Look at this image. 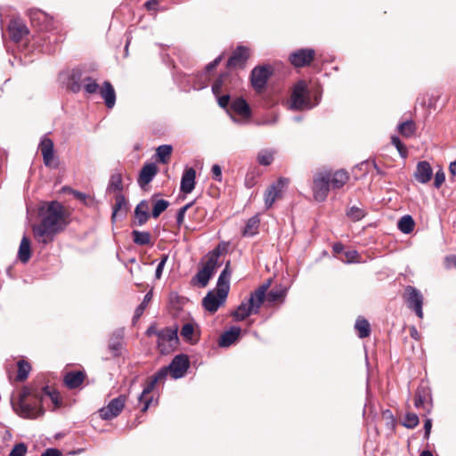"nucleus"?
<instances>
[{"instance_id": "obj_1", "label": "nucleus", "mask_w": 456, "mask_h": 456, "mask_svg": "<svg viewBox=\"0 0 456 456\" xmlns=\"http://www.w3.org/2000/svg\"><path fill=\"white\" fill-rule=\"evenodd\" d=\"M40 223L33 227V233L38 242L47 244L53 241L56 234L61 232L69 224V213L58 201L44 204L38 210Z\"/></svg>"}, {"instance_id": "obj_2", "label": "nucleus", "mask_w": 456, "mask_h": 456, "mask_svg": "<svg viewBox=\"0 0 456 456\" xmlns=\"http://www.w3.org/2000/svg\"><path fill=\"white\" fill-rule=\"evenodd\" d=\"M189 368V359L185 354L176 355L167 367L161 368L156 374L147 379L142 392L138 397L141 411L146 412L153 403L152 391L159 382L164 381L170 372L174 379L182 378Z\"/></svg>"}, {"instance_id": "obj_3", "label": "nucleus", "mask_w": 456, "mask_h": 456, "mask_svg": "<svg viewBox=\"0 0 456 456\" xmlns=\"http://www.w3.org/2000/svg\"><path fill=\"white\" fill-rule=\"evenodd\" d=\"M45 397H47L51 400L54 409L62 406L61 396L55 389L45 387L43 390V394L39 397L34 396L32 401V391L30 390V419L37 418L45 413V409L42 406Z\"/></svg>"}, {"instance_id": "obj_4", "label": "nucleus", "mask_w": 456, "mask_h": 456, "mask_svg": "<svg viewBox=\"0 0 456 456\" xmlns=\"http://www.w3.org/2000/svg\"><path fill=\"white\" fill-rule=\"evenodd\" d=\"M290 109L304 110L312 108L307 84L304 80L298 81L293 88L290 101Z\"/></svg>"}, {"instance_id": "obj_5", "label": "nucleus", "mask_w": 456, "mask_h": 456, "mask_svg": "<svg viewBox=\"0 0 456 456\" xmlns=\"http://www.w3.org/2000/svg\"><path fill=\"white\" fill-rule=\"evenodd\" d=\"M219 255L220 252L217 248L213 251L202 268L200 269L197 274L192 278V283H198L202 288L208 285L216 268Z\"/></svg>"}, {"instance_id": "obj_6", "label": "nucleus", "mask_w": 456, "mask_h": 456, "mask_svg": "<svg viewBox=\"0 0 456 456\" xmlns=\"http://www.w3.org/2000/svg\"><path fill=\"white\" fill-rule=\"evenodd\" d=\"M5 370L11 382H22L28 378V363L24 359H8L5 362Z\"/></svg>"}, {"instance_id": "obj_7", "label": "nucleus", "mask_w": 456, "mask_h": 456, "mask_svg": "<svg viewBox=\"0 0 456 456\" xmlns=\"http://www.w3.org/2000/svg\"><path fill=\"white\" fill-rule=\"evenodd\" d=\"M402 297L407 307L413 311L419 319H422V306L424 303L422 293L415 287L408 285L405 287Z\"/></svg>"}, {"instance_id": "obj_8", "label": "nucleus", "mask_w": 456, "mask_h": 456, "mask_svg": "<svg viewBox=\"0 0 456 456\" xmlns=\"http://www.w3.org/2000/svg\"><path fill=\"white\" fill-rule=\"evenodd\" d=\"M38 151L43 157L45 166L51 169L59 167V158L54 151V144L52 139L43 136L38 145Z\"/></svg>"}, {"instance_id": "obj_9", "label": "nucleus", "mask_w": 456, "mask_h": 456, "mask_svg": "<svg viewBox=\"0 0 456 456\" xmlns=\"http://www.w3.org/2000/svg\"><path fill=\"white\" fill-rule=\"evenodd\" d=\"M38 151L43 157L45 166L51 169L59 167V158L54 151V144L52 139L43 136L38 145Z\"/></svg>"}, {"instance_id": "obj_10", "label": "nucleus", "mask_w": 456, "mask_h": 456, "mask_svg": "<svg viewBox=\"0 0 456 456\" xmlns=\"http://www.w3.org/2000/svg\"><path fill=\"white\" fill-rule=\"evenodd\" d=\"M330 172L318 173L313 181L314 197L318 201H323L328 197L330 184Z\"/></svg>"}, {"instance_id": "obj_11", "label": "nucleus", "mask_w": 456, "mask_h": 456, "mask_svg": "<svg viewBox=\"0 0 456 456\" xmlns=\"http://www.w3.org/2000/svg\"><path fill=\"white\" fill-rule=\"evenodd\" d=\"M127 396L126 395H120L118 397L112 399L106 406L99 410V415L101 419L104 420H110L118 417L123 411Z\"/></svg>"}, {"instance_id": "obj_12", "label": "nucleus", "mask_w": 456, "mask_h": 456, "mask_svg": "<svg viewBox=\"0 0 456 456\" xmlns=\"http://www.w3.org/2000/svg\"><path fill=\"white\" fill-rule=\"evenodd\" d=\"M273 73V69L269 65L255 67L250 75L252 86L256 92H261L266 86V83Z\"/></svg>"}, {"instance_id": "obj_13", "label": "nucleus", "mask_w": 456, "mask_h": 456, "mask_svg": "<svg viewBox=\"0 0 456 456\" xmlns=\"http://www.w3.org/2000/svg\"><path fill=\"white\" fill-rule=\"evenodd\" d=\"M11 404L20 417L28 419V388L24 387L21 391L12 395Z\"/></svg>"}, {"instance_id": "obj_14", "label": "nucleus", "mask_w": 456, "mask_h": 456, "mask_svg": "<svg viewBox=\"0 0 456 456\" xmlns=\"http://www.w3.org/2000/svg\"><path fill=\"white\" fill-rule=\"evenodd\" d=\"M178 328H164L162 330H159V332L158 333V347L159 349L164 353L168 347H172L178 343Z\"/></svg>"}, {"instance_id": "obj_15", "label": "nucleus", "mask_w": 456, "mask_h": 456, "mask_svg": "<svg viewBox=\"0 0 456 456\" xmlns=\"http://www.w3.org/2000/svg\"><path fill=\"white\" fill-rule=\"evenodd\" d=\"M288 183L289 179L281 177L267 188L265 194V203L267 208H271L274 201L281 197L282 191Z\"/></svg>"}, {"instance_id": "obj_16", "label": "nucleus", "mask_w": 456, "mask_h": 456, "mask_svg": "<svg viewBox=\"0 0 456 456\" xmlns=\"http://www.w3.org/2000/svg\"><path fill=\"white\" fill-rule=\"evenodd\" d=\"M315 52L313 49H299L289 55L291 64L296 68H301L311 64L314 59Z\"/></svg>"}, {"instance_id": "obj_17", "label": "nucleus", "mask_w": 456, "mask_h": 456, "mask_svg": "<svg viewBox=\"0 0 456 456\" xmlns=\"http://www.w3.org/2000/svg\"><path fill=\"white\" fill-rule=\"evenodd\" d=\"M227 296H224L217 289L209 291L202 300V305L204 308L214 314L218 308L224 303Z\"/></svg>"}, {"instance_id": "obj_18", "label": "nucleus", "mask_w": 456, "mask_h": 456, "mask_svg": "<svg viewBox=\"0 0 456 456\" xmlns=\"http://www.w3.org/2000/svg\"><path fill=\"white\" fill-rule=\"evenodd\" d=\"M249 58V49L248 47L238 46L227 61V68H243Z\"/></svg>"}, {"instance_id": "obj_19", "label": "nucleus", "mask_w": 456, "mask_h": 456, "mask_svg": "<svg viewBox=\"0 0 456 456\" xmlns=\"http://www.w3.org/2000/svg\"><path fill=\"white\" fill-rule=\"evenodd\" d=\"M8 30L11 39L18 43L22 37L28 33V30L24 22L20 18H13L8 25Z\"/></svg>"}, {"instance_id": "obj_20", "label": "nucleus", "mask_w": 456, "mask_h": 456, "mask_svg": "<svg viewBox=\"0 0 456 456\" xmlns=\"http://www.w3.org/2000/svg\"><path fill=\"white\" fill-rule=\"evenodd\" d=\"M433 176V170L430 164L426 161H419L414 172V178L420 183H428Z\"/></svg>"}, {"instance_id": "obj_21", "label": "nucleus", "mask_w": 456, "mask_h": 456, "mask_svg": "<svg viewBox=\"0 0 456 456\" xmlns=\"http://www.w3.org/2000/svg\"><path fill=\"white\" fill-rule=\"evenodd\" d=\"M158 173V167L155 163H146L140 171L138 184L144 187L149 184Z\"/></svg>"}, {"instance_id": "obj_22", "label": "nucleus", "mask_w": 456, "mask_h": 456, "mask_svg": "<svg viewBox=\"0 0 456 456\" xmlns=\"http://www.w3.org/2000/svg\"><path fill=\"white\" fill-rule=\"evenodd\" d=\"M99 93L108 109H112L116 104V92L109 81H104L99 89Z\"/></svg>"}, {"instance_id": "obj_23", "label": "nucleus", "mask_w": 456, "mask_h": 456, "mask_svg": "<svg viewBox=\"0 0 456 456\" xmlns=\"http://www.w3.org/2000/svg\"><path fill=\"white\" fill-rule=\"evenodd\" d=\"M30 25L38 30H50L53 28L52 21L43 12H33L30 11Z\"/></svg>"}, {"instance_id": "obj_24", "label": "nucleus", "mask_w": 456, "mask_h": 456, "mask_svg": "<svg viewBox=\"0 0 456 456\" xmlns=\"http://www.w3.org/2000/svg\"><path fill=\"white\" fill-rule=\"evenodd\" d=\"M196 172L192 167L187 168L182 176L181 191L184 193H191L195 186Z\"/></svg>"}, {"instance_id": "obj_25", "label": "nucleus", "mask_w": 456, "mask_h": 456, "mask_svg": "<svg viewBox=\"0 0 456 456\" xmlns=\"http://www.w3.org/2000/svg\"><path fill=\"white\" fill-rule=\"evenodd\" d=\"M240 328L232 327L229 330L224 331L218 341V345L221 347H227L232 345L240 335Z\"/></svg>"}, {"instance_id": "obj_26", "label": "nucleus", "mask_w": 456, "mask_h": 456, "mask_svg": "<svg viewBox=\"0 0 456 456\" xmlns=\"http://www.w3.org/2000/svg\"><path fill=\"white\" fill-rule=\"evenodd\" d=\"M231 110L244 118H249L251 116V110L248 102L242 98H236L231 103Z\"/></svg>"}, {"instance_id": "obj_27", "label": "nucleus", "mask_w": 456, "mask_h": 456, "mask_svg": "<svg viewBox=\"0 0 456 456\" xmlns=\"http://www.w3.org/2000/svg\"><path fill=\"white\" fill-rule=\"evenodd\" d=\"M350 179L348 172L344 169L337 170L334 173L330 172V184L331 189L342 188Z\"/></svg>"}, {"instance_id": "obj_28", "label": "nucleus", "mask_w": 456, "mask_h": 456, "mask_svg": "<svg viewBox=\"0 0 456 456\" xmlns=\"http://www.w3.org/2000/svg\"><path fill=\"white\" fill-rule=\"evenodd\" d=\"M84 379L85 374L82 371H69L64 376L63 381L67 387L73 389L78 387Z\"/></svg>"}, {"instance_id": "obj_29", "label": "nucleus", "mask_w": 456, "mask_h": 456, "mask_svg": "<svg viewBox=\"0 0 456 456\" xmlns=\"http://www.w3.org/2000/svg\"><path fill=\"white\" fill-rule=\"evenodd\" d=\"M149 206L146 200H142L134 209L135 223L137 225H143L149 219Z\"/></svg>"}, {"instance_id": "obj_30", "label": "nucleus", "mask_w": 456, "mask_h": 456, "mask_svg": "<svg viewBox=\"0 0 456 456\" xmlns=\"http://www.w3.org/2000/svg\"><path fill=\"white\" fill-rule=\"evenodd\" d=\"M251 314H255V311L247 300L240 303L237 309L232 313V317L235 321H243Z\"/></svg>"}, {"instance_id": "obj_31", "label": "nucleus", "mask_w": 456, "mask_h": 456, "mask_svg": "<svg viewBox=\"0 0 456 456\" xmlns=\"http://www.w3.org/2000/svg\"><path fill=\"white\" fill-rule=\"evenodd\" d=\"M265 299H266V294L264 293L263 289H256L250 294L249 298L248 299L250 305H252V309L255 311V314H257L261 305H263Z\"/></svg>"}, {"instance_id": "obj_32", "label": "nucleus", "mask_w": 456, "mask_h": 456, "mask_svg": "<svg viewBox=\"0 0 456 456\" xmlns=\"http://www.w3.org/2000/svg\"><path fill=\"white\" fill-rule=\"evenodd\" d=\"M287 295V289L283 287L274 288L266 293V301L269 304L282 303Z\"/></svg>"}, {"instance_id": "obj_33", "label": "nucleus", "mask_w": 456, "mask_h": 456, "mask_svg": "<svg viewBox=\"0 0 456 456\" xmlns=\"http://www.w3.org/2000/svg\"><path fill=\"white\" fill-rule=\"evenodd\" d=\"M195 328L196 324L193 322L184 323L181 329L182 338L188 342H196L198 338L195 337Z\"/></svg>"}, {"instance_id": "obj_34", "label": "nucleus", "mask_w": 456, "mask_h": 456, "mask_svg": "<svg viewBox=\"0 0 456 456\" xmlns=\"http://www.w3.org/2000/svg\"><path fill=\"white\" fill-rule=\"evenodd\" d=\"M354 328L358 332L359 338H367L370 334V325L369 322L362 317L357 318Z\"/></svg>"}, {"instance_id": "obj_35", "label": "nucleus", "mask_w": 456, "mask_h": 456, "mask_svg": "<svg viewBox=\"0 0 456 456\" xmlns=\"http://www.w3.org/2000/svg\"><path fill=\"white\" fill-rule=\"evenodd\" d=\"M397 226L402 232L409 234L413 231L415 222L411 216L406 215L399 220Z\"/></svg>"}, {"instance_id": "obj_36", "label": "nucleus", "mask_w": 456, "mask_h": 456, "mask_svg": "<svg viewBox=\"0 0 456 456\" xmlns=\"http://www.w3.org/2000/svg\"><path fill=\"white\" fill-rule=\"evenodd\" d=\"M127 210V201L124 195L118 193L115 197V204L113 206L112 219H115L118 212L126 213Z\"/></svg>"}, {"instance_id": "obj_37", "label": "nucleus", "mask_w": 456, "mask_h": 456, "mask_svg": "<svg viewBox=\"0 0 456 456\" xmlns=\"http://www.w3.org/2000/svg\"><path fill=\"white\" fill-rule=\"evenodd\" d=\"M133 240L136 245L145 246L151 244V233L134 230L132 232Z\"/></svg>"}, {"instance_id": "obj_38", "label": "nucleus", "mask_w": 456, "mask_h": 456, "mask_svg": "<svg viewBox=\"0 0 456 456\" xmlns=\"http://www.w3.org/2000/svg\"><path fill=\"white\" fill-rule=\"evenodd\" d=\"M416 131V125L413 120H406L398 125V132L404 137H411Z\"/></svg>"}, {"instance_id": "obj_39", "label": "nucleus", "mask_w": 456, "mask_h": 456, "mask_svg": "<svg viewBox=\"0 0 456 456\" xmlns=\"http://www.w3.org/2000/svg\"><path fill=\"white\" fill-rule=\"evenodd\" d=\"M173 148L171 145L163 144L157 148L156 155L159 162L166 164L168 162Z\"/></svg>"}, {"instance_id": "obj_40", "label": "nucleus", "mask_w": 456, "mask_h": 456, "mask_svg": "<svg viewBox=\"0 0 456 456\" xmlns=\"http://www.w3.org/2000/svg\"><path fill=\"white\" fill-rule=\"evenodd\" d=\"M275 151L270 149H265L259 151L257 161L260 165L269 166L273 161Z\"/></svg>"}, {"instance_id": "obj_41", "label": "nucleus", "mask_w": 456, "mask_h": 456, "mask_svg": "<svg viewBox=\"0 0 456 456\" xmlns=\"http://www.w3.org/2000/svg\"><path fill=\"white\" fill-rule=\"evenodd\" d=\"M18 256L22 263L28 261V237L27 234H24L22 237Z\"/></svg>"}, {"instance_id": "obj_42", "label": "nucleus", "mask_w": 456, "mask_h": 456, "mask_svg": "<svg viewBox=\"0 0 456 456\" xmlns=\"http://www.w3.org/2000/svg\"><path fill=\"white\" fill-rule=\"evenodd\" d=\"M259 226V219L257 217H251L248 220L246 226L243 230L244 236H252L257 232Z\"/></svg>"}, {"instance_id": "obj_43", "label": "nucleus", "mask_w": 456, "mask_h": 456, "mask_svg": "<svg viewBox=\"0 0 456 456\" xmlns=\"http://www.w3.org/2000/svg\"><path fill=\"white\" fill-rule=\"evenodd\" d=\"M84 89L88 94L96 93L100 87L95 79L91 77H86L82 79Z\"/></svg>"}, {"instance_id": "obj_44", "label": "nucleus", "mask_w": 456, "mask_h": 456, "mask_svg": "<svg viewBox=\"0 0 456 456\" xmlns=\"http://www.w3.org/2000/svg\"><path fill=\"white\" fill-rule=\"evenodd\" d=\"M123 189L122 177L120 174H114L111 175L108 186L109 191H120Z\"/></svg>"}, {"instance_id": "obj_45", "label": "nucleus", "mask_w": 456, "mask_h": 456, "mask_svg": "<svg viewBox=\"0 0 456 456\" xmlns=\"http://www.w3.org/2000/svg\"><path fill=\"white\" fill-rule=\"evenodd\" d=\"M152 299V291H149L144 296V298L142 302L137 306L134 312V320H136L141 317V315L143 314V311L147 307L150 301Z\"/></svg>"}, {"instance_id": "obj_46", "label": "nucleus", "mask_w": 456, "mask_h": 456, "mask_svg": "<svg viewBox=\"0 0 456 456\" xmlns=\"http://www.w3.org/2000/svg\"><path fill=\"white\" fill-rule=\"evenodd\" d=\"M169 206V203L166 200H158L155 201L151 216L154 218H157L160 216L162 212H164L167 207Z\"/></svg>"}, {"instance_id": "obj_47", "label": "nucleus", "mask_w": 456, "mask_h": 456, "mask_svg": "<svg viewBox=\"0 0 456 456\" xmlns=\"http://www.w3.org/2000/svg\"><path fill=\"white\" fill-rule=\"evenodd\" d=\"M229 281V278H226L225 276H223L221 274L219 275L216 289L220 291L223 294V297L228 295L230 289Z\"/></svg>"}, {"instance_id": "obj_48", "label": "nucleus", "mask_w": 456, "mask_h": 456, "mask_svg": "<svg viewBox=\"0 0 456 456\" xmlns=\"http://www.w3.org/2000/svg\"><path fill=\"white\" fill-rule=\"evenodd\" d=\"M419 422V417L417 414L409 412L405 415L403 424L407 428H414L418 426Z\"/></svg>"}, {"instance_id": "obj_49", "label": "nucleus", "mask_w": 456, "mask_h": 456, "mask_svg": "<svg viewBox=\"0 0 456 456\" xmlns=\"http://www.w3.org/2000/svg\"><path fill=\"white\" fill-rule=\"evenodd\" d=\"M228 77L227 73L221 74L212 85V91L214 94L218 95L222 92L224 83Z\"/></svg>"}, {"instance_id": "obj_50", "label": "nucleus", "mask_w": 456, "mask_h": 456, "mask_svg": "<svg viewBox=\"0 0 456 456\" xmlns=\"http://www.w3.org/2000/svg\"><path fill=\"white\" fill-rule=\"evenodd\" d=\"M348 217L353 221H359L365 216V212L363 209L357 208V207H352L347 211Z\"/></svg>"}, {"instance_id": "obj_51", "label": "nucleus", "mask_w": 456, "mask_h": 456, "mask_svg": "<svg viewBox=\"0 0 456 456\" xmlns=\"http://www.w3.org/2000/svg\"><path fill=\"white\" fill-rule=\"evenodd\" d=\"M391 142L397 149V151H399V153H400V155L402 157H406L407 156V149L403 145V143L401 142L399 137L392 136L391 137Z\"/></svg>"}, {"instance_id": "obj_52", "label": "nucleus", "mask_w": 456, "mask_h": 456, "mask_svg": "<svg viewBox=\"0 0 456 456\" xmlns=\"http://www.w3.org/2000/svg\"><path fill=\"white\" fill-rule=\"evenodd\" d=\"M27 452V446L25 444L20 443L16 444L11 451L9 456H25Z\"/></svg>"}, {"instance_id": "obj_53", "label": "nucleus", "mask_w": 456, "mask_h": 456, "mask_svg": "<svg viewBox=\"0 0 456 456\" xmlns=\"http://www.w3.org/2000/svg\"><path fill=\"white\" fill-rule=\"evenodd\" d=\"M192 204H193L192 202L188 203L178 210L177 216H176V223L179 226H181L183 224L184 216H185V213L192 206Z\"/></svg>"}, {"instance_id": "obj_54", "label": "nucleus", "mask_w": 456, "mask_h": 456, "mask_svg": "<svg viewBox=\"0 0 456 456\" xmlns=\"http://www.w3.org/2000/svg\"><path fill=\"white\" fill-rule=\"evenodd\" d=\"M427 397L425 395H422L420 391H418L415 395L414 398V406L416 408L423 407L426 403Z\"/></svg>"}, {"instance_id": "obj_55", "label": "nucleus", "mask_w": 456, "mask_h": 456, "mask_svg": "<svg viewBox=\"0 0 456 456\" xmlns=\"http://www.w3.org/2000/svg\"><path fill=\"white\" fill-rule=\"evenodd\" d=\"M444 180H445L444 173L442 170L437 171L435 175V182H434L435 187L439 188L444 183Z\"/></svg>"}, {"instance_id": "obj_56", "label": "nucleus", "mask_w": 456, "mask_h": 456, "mask_svg": "<svg viewBox=\"0 0 456 456\" xmlns=\"http://www.w3.org/2000/svg\"><path fill=\"white\" fill-rule=\"evenodd\" d=\"M211 173H212L213 179H215L216 181H219V182L221 181V179H222V169H221V167L219 165L215 164L212 167Z\"/></svg>"}, {"instance_id": "obj_57", "label": "nucleus", "mask_w": 456, "mask_h": 456, "mask_svg": "<svg viewBox=\"0 0 456 456\" xmlns=\"http://www.w3.org/2000/svg\"><path fill=\"white\" fill-rule=\"evenodd\" d=\"M346 261L347 263H352L357 260L358 252L356 250H348L344 252Z\"/></svg>"}, {"instance_id": "obj_58", "label": "nucleus", "mask_w": 456, "mask_h": 456, "mask_svg": "<svg viewBox=\"0 0 456 456\" xmlns=\"http://www.w3.org/2000/svg\"><path fill=\"white\" fill-rule=\"evenodd\" d=\"M63 191H69V193L73 194L75 198L81 201H85L86 199V195L85 193L72 190L71 188L64 187Z\"/></svg>"}, {"instance_id": "obj_59", "label": "nucleus", "mask_w": 456, "mask_h": 456, "mask_svg": "<svg viewBox=\"0 0 456 456\" xmlns=\"http://www.w3.org/2000/svg\"><path fill=\"white\" fill-rule=\"evenodd\" d=\"M167 260V256H163L161 261L159 263L157 268H156V278L159 279L161 277L163 268L165 266V264Z\"/></svg>"}, {"instance_id": "obj_60", "label": "nucleus", "mask_w": 456, "mask_h": 456, "mask_svg": "<svg viewBox=\"0 0 456 456\" xmlns=\"http://www.w3.org/2000/svg\"><path fill=\"white\" fill-rule=\"evenodd\" d=\"M444 265L446 268H456V256L455 255H450L445 257L444 259Z\"/></svg>"}, {"instance_id": "obj_61", "label": "nucleus", "mask_w": 456, "mask_h": 456, "mask_svg": "<svg viewBox=\"0 0 456 456\" xmlns=\"http://www.w3.org/2000/svg\"><path fill=\"white\" fill-rule=\"evenodd\" d=\"M41 456H62V453L58 449L49 448Z\"/></svg>"}, {"instance_id": "obj_62", "label": "nucleus", "mask_w": 456, "mask_h": 456, "mask_svg": "<svg viewBox=\"0 0 456 456\" xmlns=\"http://www.w3.org/2000/svg\"><path fill=\"white\" fill-rule=\"evenodd\" d=\"M109 348L113 352L114 355H117L121 348V344L119 341L110 342Z\"/></svg>"}, {"instance_id": "obj_63", "label": "nucleus", "mask_w": 456, "mask_h": 456, "mask_svg": "<svg viewBox=\"0 0 456 456\" xmlns=\"http://www.w3.org/2000/svg\"><path fill=\"white\" fill-rule=\"evenodd\" d=\"M159 5L158 0H149L144 4L145 8L148 11H155Z\"/></svg>"}, {"instance_id": "obj_64", "label": "nucleus", "mask_w": 456, "mask_h": 456, "mask_svg": "<svg viewBox=\"0 0 456 456\" xmlns=\"http://www.w3.org/2000/svg\"><path fill=\"white\" fill-rule=\"evenodd\" d=\"M195 214L197 216V220L199 223H201L206 216V210L202 208H196Z\"/></svg>"}]
</instances>
